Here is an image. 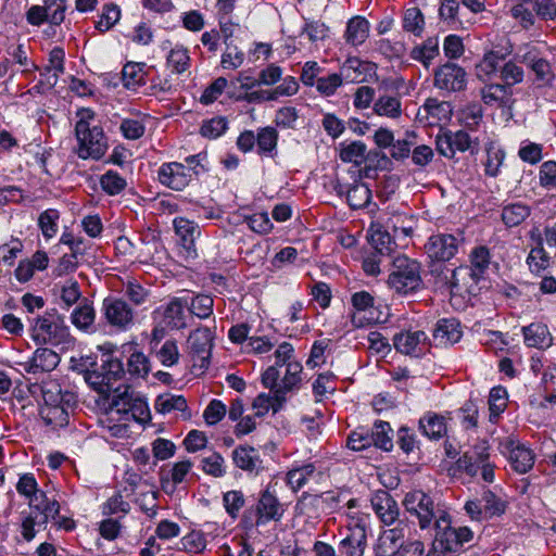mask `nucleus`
<instances>
[{"label":"nucleus","instance_id":"obj_1","mask_svg":"<svg viewBox=\"0 0 556 556\" xmlns=\"http://www.w3.org/2000/svg\"><path fill=\"white\" fill-rule=\"evenodd\" d=\"M77 115L79 119L76 123L75 134L78 141V156L84 160L101 159L106 152L108 144L102 129L98 126H90L93 112L89 109H81Z\"/></svg>","mask_w":556,"mask_h":556},{"label":"nucleus","instance_id":"obj_2","mask_svg":"<svg viewBox=\"0 0 556 556\" xmlns=\"http://www.w3.org/2000/svg\"><path fill=\"white\" fill-rule=\"evenodd\" d=\"M470 267L460 266L454 269L446 268V273L441 269L438 276L441 278V281L451 289L465 288L466 290H469L471 285L468 283L467 279L477 283L489 268V249L483 245L475 248L470 253Z\"/></svg>","mask_w":556,"mask_h":556},{"label":"nucleus","instance_id":"obj_3","mask_svg":"<svg viewBox=\"0 0 556 556\" xmlns=\"http://www.w3.org/2000/svg\"><path fill=\"white\" fill-rule=\"evenodd\" d=\"M388 285L400 294L417 291L422 285L420 264L406 255H397L392 261Z\"/></svg>","mask_w":556,"mask_h":556},{"label":"nucleus","instance_id":"obj_4","mask_svg":"<svg viewBox=\"0 0 556 556\" xmlns=\"http://www.w3.org/2000/svg\"><path fill=\"white\" fill-rule=\"evenodd\" d=\"M31 338L38 343L61 344L71 339L68 327L56 311L45 312L35 317L30 325Z\"/></svg>","mask_w":556,"mask_h":556},{"label":"nucleus","instance_id":"obj_5","mask_svg":"<svg viewBox=\"0 0 556 556\" xmlns=\"http://www.w3.org/2000/svg\"><path fill=\"white\" fill-rule=\"evenodd\" d=\"M433 544L447 553H456L463 545L472 540L473 533L468 527H452L446 513L438 517L434 522Z\"/></svg>","mask_w":556,"mask_h":556},{"label":"nucleus","instance_id":"obj_6","mask_svg":"<svg viewBox=\"0 0 556 556\" xmlns=\"http://www.w3.org/2000/svg\"><path fill=\"white\" fill-rule=\"evenodd\" d=\"M403 506L407 513L417 518L421 530L434 526L435 519L444 513L443 510H435L431 496L421 490L408 492L403 500Z\"/></svg>","mask_w":556,"mask_h":556},{"label":"nucleus","instance_id":"obj_7","mask_svg":"<svg viewBox=\"0 0 556 556\" xmlns=\"http://www.w3.org/2000/svg\"><path fill=\"white\" fill-rule=\"evenodd\" d=\"M349 533L338 543L339 556H364L367 546L368 515L356 514L350 516Z\"/></svg>","mask_w":556,"mask_h":556},{"label":"nucleus","instance_id":"obj_8","mask_svg":"<svg viewBox=\"0 0 556 556\" xmlns=\"http://www.w3.org/2000/svg\"><path fill=\"white\" fill-rule=\"evenodd\" d=\"M435 144L438 152L447 159H453L456 152L476 154L479 150L478 139H472L465 130L446 129L437 136Z\"/></svg>","mask_w":556,"mask_h":556},{"label":"nucleus","instance_id":"obj_9","mask_svg":"<svg viewBox=\"0 0 556 556\" xmlns=\"http://www.w3.org/2000/svg\"><path fill=\"white\" fill-rule=\"evenodd\" d=\"M514 51L510 40L503 36L500 42L493 43L492 48L484 52L480 62L476 65V75L480 80H490L497 75L498 65L506 60Z\"/></svg>","mask_w":556,"mask_h":556},{"label":"nucleus","instance_id":"obj_10","mask_svg":"<svg viewBox=\"0 0 556 556\" xmlns=\"http://www.w3.org/2000/svg\"><path fill=\"white\" fill-rule=\"evenodd\" d=\"M338 504V497L330 492L321 494L303 493L295 505L296 515L316 520L323 514L331 513Z\"/></svg>","mask_w":556,"mask_h":556},{"label":"nucleus","instance_id":"obj_11","mask_svg":"<svg viewBox=\"0 0 556 556\" xmlns=\"http://www.w3.org/2000/svg\"><path fill=\"white\" fill-rule=\"evenodd\" d=\"M467 73L456 63L446 62L433 73V86L444 92H459L466 88Z\"/></svg>","mask_w":556,"mask_h":556},{"label":"nucleus","instance_id":"obj_12","mask_svg":"<svg viewBox=\"0 0 556 556\" xmlns=\"http://www.w3.org/2000/svg\"><path fill=\"white\" fill-rule=\"evenodd\" d=\"M102 311L108 324L118 330H127L134 325L135 312L123 299H104Z\"/></svg>","mask_w":556,"mask_h":556},{"label":"nucleus","instance_id":"obj_13","mask_svg":"<svg viewBox=\"0 0 556 556\" xmlns=\"http://www.w3.org/2000/svg\"><path fill=\"white\" fill-rule=\"evenodd\" d=\"M460 241L451 233L432 235L425 244V251L431 261L444 263L456 255Z\"/></svg>","mask_w":556,"mask_h":556},{"label":"nucleus","instance_id":"obj_14","mask_svg":"<svg viewBox=\"0 0 556 556\" xmlns=\"http://www.w3.org/2000/svg\"><path fill=\"white\" fill-rule=\"evenodd\" d=\"M256 517L257 526L265 525L269 521H278L283 516L285 509L277 498L275 492L270 491L269 485L261 491L257 503L252 509Z\"/></svg>","mask_w":556,"mask_h":556},{"label":"nucleus","instance_id":"obj_15","mask_svg":"<svg viewBox=\"0 0 556 556\" xmlns=\"http://www.w3.org/2000/svg\"><path fill=\"white\" fill-rule=\"evenodd\" d=\"M194 174L198 173L193 167L178 162H170L160 167L159 180L162 185L173 190H182L190 184Z\"/></svg>","mask_w":556,"mask_h":556},{"label":"nucleus","instance_id":"obj_16","mask_svg":"<svg viewBox=\"0 0 556 556\" xmlns=\"http://www.w3.org/2000/svg\"><path fill=\"white\" fill-rule=\"evenodd\" d=\"M340 73L345 83L361 84L376 76V64L358 58H349L341 65Z\"/></svg>","mask_w":556,"mask_h":556},{"label":"nucleus","instance_id":"obj_17","mask_svg":"<svg viewBox=\"0 0 556 556\" xmlns=\"http://www.w3.org/2000/svg\"><path fill=\"white\" fill-rule=\"evenodd\" d=\"M490 458L489 445L485 441L478 442L466 451L456 462L457 469L470 477H476L485 462Z\"/></svg>","mask_w":556,"mask_h":556},{"label":"nucleus","instance_id":"obj_18","mask_svg":"<svg viewBox=\"0 0 556 556\" xmlns=\"http://www.w3.org/2000/svg\"><path fill=\"white\" fill-rule=\"evenodd\" d=\"M405 528L402 522L394 528L383 530L380 532L378 540L374 546L376 556H393L406 543Z\"/></svg>","mask_w":556,"mask_h":556},{"label":"nucleus","instance_id":"obj_19","mask_svg":"<svg viewBox=\"0 0 556 556\" xmlns=\"http://www.w3.org/2000/svg\"><path fill=\"white\" fill-rule=\"evenodd\" d=\"M427 334L421 331H405L393 337L395 350L402 354L420 356L427 350Z\"/></svg>","mask_w":556,"mask_h":556},{"label":"nucleus","instance_id":"obj_20","mask_svg":"<svg viewBox=\"0 0 556 556\" xmlns=\"http://www.w3.org/2000/svg\"><path fill=\"white\" fill-rule=\"evenodd\" d=\"M371 506L375 514L384 526H392L399 521L400 507L389 492H376L371 497Z\"/></svg>","mask_w":556,"mask_h":556},{"label":"nucleus","instance_id":"obj_21","mask_svg":"<svg viewBox=\"0 0 556 556\" xmlns=\"http://www.w3.org/2000/svg\"><path fill=\"white\" fill-rule=\"evenodd\" d=\"M187 345L193 356L201 361V367H206L213 346V334L208 328L193 330L187 340Z\"/></svg>","mask_w":556,"mask_h":556},{"label":"nucleus","instance_id":"obj_22","mask_svg":"<svg viewBox=\"0 0 556 556\" xmlns=\"http://www.w3.org/2000/svg\"><path fill=\"white\" fill-rule=\"evenodd\" d=\"M60 359L59 354L54 351L39 348L28 361L22 362L20 365L28 374L49 372L59 365Z\"/></svg>","mask_w":556,"mask_h":556},{"label":"nucleus","instance_id":"obj_23","mask_svg":"<svg viewBox=\"0 0 556 556\" xmlns=\"http://www.w3.org/2000/svg\"><path fill=\"white\" fill-rule=\"evenodd\" d=\"M513 89L502 83H491L480 90L481 100L489 106L509 108L514 103Z\"/></svg>","mask_w":556,"mask_h":556},{"label":"nucleus","instance_id":"obj_24","mask_svg":"<svg viewBox=\"0 0 556 556\" xmlns=\"http://www.w3.org/2000/svg\"><path fill=\"white\" fill-rule=\"evenodd\" d=\"M189 304V295L173 298L163 308V324L172 329L187 327L185 308Z\"/></svg>","mask_w":556,"mask_h":556},{"label":"nucleus","instance_id":"obj_25","mask_svg":"<svg viewBox=\"0 0 556 556\" xmlns=\"http://www.w3.org/2000/svg\"><path fill=\"white\" fill-rule=\"evenodd\" d=\"M302 365L299 362H288L286 364L285 376L280 381L279 388L276 389V401L278 405L275 410H279L286 402V393L296 388L301 382Z\"/></svg>","mask_w":556,"mask_h":556},{"label":"nucleus","instance_id":"obj_26","mask_svg":"<svg viewBox=\"0 0 556 556\" xmlns=\"http://www.w3.org/2000/svg\"><path fill=\"white\" fill-rule=\"evenodd\" d=\"M463 336L460 324L455 318L440 319L433 330V339L441 345L458 342Z\"/></svg>","mask_w":556,"mask_h":556},{"label":"nucleus","instance_id":"obj_27","mask_svg":"<svg viewBox=\"0 0 556 556\" xmlns=\"http://www.w3.org/2000/svg\"><path fill=\"white\" fill-rule=\"evenodd\" d=\"M154 408L157 413L163 415L179 412L184 419L191 417V413L188 410L187 400L178 394H160L155 400Z\"/></svg>","mask_w":556,"mask_h":556},{"label":"nucleus","instance_id":"obj_28","mask_svg":"<svg viewBox=\"0 0 556 556\" xmlns=\"http://www.w3.org/2000/svg\"><path fill=\"white\" fill-rule=\"evenodd\" d=\"M162 49L168 50L166 63L172 73L182 74L189 70L191 60L187 48L181 45L173 47L172 42L166 40L162 43Z\"/></svg>","mask_w":556,"mask_h":556},{"label":"nucleus","instance_id":"obj_29","mask_svg":"<svg viewBox=\"0 0 556 556\" xmlns=\"http://www.w3.org/2000/svg\"><path fill=\"white\" fill-rule=\"evenodd\" d=\"M320 476L313 463L290 469L286 475V483L293 491L298 492L304 488L311 480Z\"/></svg>","mask_w":556,"mask_h":556},{"label":"nucleus","instance_id":"obj_30","mask_svg":"<svg viewBox=\"0 0 556 556\" xmlns=\"http://www.w3.org/2000/svg\"><path fill=\"white\" fill-rule=\"evenodd\" d=\"M525 63L535 74V80L541 86L549 85L554 79V74L549 62L540 58L534 51H529L522 56Z\"/></svg>","mask_w":556,"mask_h":556},{"label":"nucleus","instance_id":"obj_31","mask_svg":"<svg viewBox=\"0 0 556 556\" xmlns=\"http://www.w3.org/2000/svg\"><path fill=\"white\" fill-rule=\"evenodd\" d=\"M114 395L112 396L109 408L113 413L118 414V418L128 421V412L131 407V402L135 401L136 394L129 386H118L112 390Z\"/></svg>","mask_w":556,"mask_h":556},{"label":"nucleus","instance_id":"obj_32","mask_svg":"<svg viewBox=\"0 0 556 556\" xmlns=\"http://www.w3.org/2000/svg\"><path fill=\"white\" fill-rule=\"evenodd\" d=\"M525 342L530 348L545 349L553 342V337L546 325L532 323L522 328Z\"/></svg>","mask_w":556,"mask_h":556},{"label":"nucleus","instance_id":"obj_33","mask_svg":"<svg viewBox=\"0 0 556 556\" xmlns=\"http://www.w3.org/2000/svg\"><path fill=\"white\" fill-rule=\"evenodd\" d=\"M94 319V308L87 299H83L71 314V323L84 332L93 331Z\"/></svg>","mask_w":556,"mask_h":556},{"label":"nucleus","instance_id":"obj_34","mask_svg":"<svg viewBox=\"0 0 556 556\" xmlns=\"http://www.w3.org/2000/svg\"><path fill=\"white\" fill-rule=\"evenodd\" d=\"M174 227L176 233L180 237L181 244L186 249L187 253L189 255H194V238L195 235L200 233L198 225L187 218L176 217L174 219Z\"/></svg>","mask_w":556,"mask_h":556},{"label":"nucleus","instance_id":"obj_35","mask_svg":"<svg viewBox=\"0 0 556 556\" xmlns=\"http://www.w3.org/2000/svg\"><path fill=\"white\" fill-rule=\"evenodd\" d=\"M535 460L533 451L525 444H517L509 452L511 468L518 473H526L532 469Z\"/></svg>","mask_w":556,"mask_h":556},{"label":"nucleus","instance_id":"obj_36","mask_svg":"<svg viewBox=\"0 0 556 556\" xmlns=\"http://www.w3.org/2000/svg\"><path fill=\"white\" fill-rule=\"evenodd\" d=\"M369 22L363 16L352 17L346 25L344 38L352 46H359L366 41L369 36Z\"/></svg>","mask_w":556,"mask_h":556},{"label":"nucleus","instance_id":"obj_37","mask_svg":"<svg viewBox=\"0 0 556 556\" xmlns=\"http://www.w3.org/2000/svg\"><path fill=\"white\" fill-rule=\"evenodd\" d=\"M439 53V39L437 37H429L421 45L414 47L410 50L409 56L428 68Z\"/></svg>","mask_w":556,"mask_h":556},{"label":"nucleus","instance_id":"obj_38","mask_svg":"<svg viewBox=\"0 0 556 556\" xmlns=\"http://www.w3.org/2000/svg\"><path fill=\"white\" fill-rule=\"evenodd\" d=\"M67 406V403L42 405L40 416L47 425L53 428L65 427L70 419Z\"/></svg>","mask_w":556,"mask_h":556},{"label":"nucleus","instance_id":"obj_39","mask_svg":"<svg viewBox=\"0 0 556 556\" xmlns=\"http://www.w3.org/2000/svg\"><path fill=\"white\" fill-rule=\"evenodd\" d=\"M419 428L422 433L431 440H439L446 433L444 417L434 413H428L421 417Z\"/></svg>","mask_w":556,"mask_h":556},{"label":"nucleus","instance_id":"obj_40","mask_svg":"<svg viewBox=\"0 0 556 556\" xmlns=\"http://www.w3.org/2000/svg\"><path fill=\"white\" fill-rule=\"evenodd\" d=\"M374 112L379 116L396 119L402 114L401 98L395 94H381L374 102Z\"/></svg>","mask_w":556,"mask_h":556},{"label":"nucleus","instance_id":"obj_41","mask_svg":"<svg viewBox=\"0 0 556 556\" xmlns=\"http://www.w3.org/2000/svg\"><path fill=\"white\" fill-rule=\"evenodd\" d=\"M531 214V207L525 203L516 202L502 208V220L507 227H515L525 222Z\"/></svg>","mask_w":556,"mask_h":556},{"label":"nucleus","instance_id":"obj_42","mask_svg":"<svg viewBox=\"0 0 556 556\" xmlns=\"http://www.w3.org/2000/svg\"><path fill=\"white\" fill-rule=\"evenodd\" d=\"M192 466L193 464L189 459L175 463L167 475L162 478L163 489L167 490L170 486V489L174 490L177 484L185 482Z\"/></svg>","mask_w":556,"mask_h":556},{"label":"nucleus","instance_id":"obj_43","mask_svg":"<svg viewBox=\"0 0 556 556\" xmlns=\"http://www.w3.org/2000/svg\"><path fill=\"white\" fill-rule=\"evenodd\" d=\"M351 302L353 307L356 309V313L351 316L352 325L357 328L364 327L365 323L361 313L374 307L375 298L367 291H358L352 295Z\"/></svg>","mask_w":556,"mask_h":556},{"label":"nucleus","instance_id":"obj_44","mask_svg":"<svg viewBox=\"0 0 556 556\" xmlns=\"http://www.w3.org/2000/svg\"><path fill=\"white\" fill-rule=\"evenodd\" d=\"M372 445L383 451H391L393 447V430L389 422L378 420L374 424L371 433Z\"/></svg>","mask_w":556,"mask_h":556},{"label":"nucleus","instance_id":"obj_45","mask_svg":"<svg viewBox=\"0 0 556 556\" xmlns=\"http://www.w3.org/2000/svg\"><path fill=\"white\" fill-rule=\"evenodd\" d=\"M497 74L503 81L502 84L507 85L510 89L513 86L522 83L525 78V72L514 60L501 63L498 65Z\"/></svg>","mask_w":556,"mask_h":556},{"label":"nucleus","instance_id":"obj_46","mask_svg":"<svg viewBox=\"0 0 556 556\" xmlns=\"http://www.w3.org/2000/svg\"><path fill=\"white\" fill-rule=\"evenodd\" d=\"M144 64L127 63L122 71V80L127 89H136L146 83Z\"/></svg>","mask_w":556,"mask_h":556},{"label":"nucleus","instance_id":"obj_47","mask_svg":"<svg viewBox=\"0 0 556 556\" xmlns=\"http://www.w3.org/2000/svg\"><path fill=\"white\" fill-rule=\"evenodd\" d=\"M370 200L371 190L366 184H355L348 190L346 201L354 210L367 206Z\"/></svg>","mask_w":556,"mask_h":556},{"label":"nucleus","instance_id":"obj_48","mask_svg":"<svg viewBox=\"0 0 556 556\" xmlns=\"http://www.w3.org/2000/svg\"><path fill=\"white\" fill-rule=\"evenodd\" d=\"M213 305L214 301L210 295L198 294L192 298L189 296V304L187 307L192 315L201 319H205L213 314Z\"/></svg>","mask_w":556,"mask_h":556},{"label":"nucleus","instance_id":"obj_49","mask_svg":"<svg viewBox=\"0 0 556 556\" xmlns=\"http://www.w3.org/2000/svg\"><path fill=\"white\" fill-rule=\"evenodd\" d=\"M366 144L362 141L340 144V159L345 163L361 164L365 159Z\"/></svg>","mask_w":556,"mask_h":556},{"label":"nucleus","instance_id":"obj_50","mask_svg":"<svg viewBox=\"0 0 556 556\" xmlns=\"http://www.w3.org/2000/svg\"><path fill=\"white\" fill-rule=\"evenodd\" d=\"M549 263L551 257L542 247V239L539 238L538 247L533 248L527 257V264L532 273L540 274L549 266Z\"/></svg>","mask_w":556,"mask_h":556},{"label":"nucleus","instance_id":"obj_51","mask_svg":"<svg viewBox=\"0 0 556 556\" xmlns=\"http://www.w3.org/2000/svg\"><path fill=\"white\" fill-rule=\"evenodd\" d=\"M16 491L20 495L28 500V504L37 501L38 495L42 492L38 489V483L33 473H24L16 483Z\"/></svg>","mask_w":556,"mask_h":556},{"label":"nucleus","instance_id":"obj_52","mask_svg":"<svg viewBox=\"0 0 556 556\" xmlns=\"http://www.w3.org/2000/svg\"><path fill=\"white\" fill-rule=\"evenodd\" d=\"M127 371L134 377L144 378L150 372V361L142 352L135 351L127 361Z\"/></svg>","mask_w":556,"mask_h":556},{"label":"nucleus","instance_id":"obj_53","mask_svg":"<svg viewBox=\"0 0 556 556\" xmlns=\"http://www.w3.org/2000/svg\"><path fill=\"white\" fill-rule=\"evenodd\" d=\"M403 28L406 31L413 33L415 36H420L425 28V18L421 11L416 8H409L404 12Z\"/></svg>","mask_w":556,"mask_h":556},{"label":"nucleus","instance_id":"obj_54","mask_svg":"<svg viewBox=\"0 0 556 556\" xmlns=\"http://www.w3.org/2000/svg\"><path fill=\"white\" fill-rule=\"evenodd\" d=\"M370 242L376 250L375 254L381 257L390 255L396 248V243L387 231L377 230L372 232Z\"/></svg>","mask_w":556,"mask_h":556},{"label":"nucleus","instance_id":"obj_55","mask_svg":"<svg viewBox=\"0 0 556 556\" xmlns=\"http://www.w3.org/2000/svg\"><path fill=\"white\" fill-rule=\"evenodd\" d=\"M130 510V504L121 494L111 496L102 506V514L108 517L116 516L121 519Z\"/></svg>","mask_w":556,"mask_h":556},{"label":"nucleus","instance_id":"obj_56","mask_svg":"<svg viewBox=\"0 0 556 556\" xmlns=\"http://www.w3.org/2000/svg\"><path fill=\"white\" fill-rule=\"evenodd\" d=\"M59 218L60 213L53 208L46 210L39 215L38 225L46 239H51L56 235Z\"/></svg>","mask_w":556,"mask_h":556},{"label":"nucleus","instance_id":"obj_57","mask_svg":"<svg viewBox=\"0 0 556 556\" xmlns=\"http://www.w3.org/2000/svg\"><path fill=\"white\" fill-rule=\"evenodd\" d=\"M45 516V522L49 518H55L60 513V504L55 498H49L45 492H41L36 502L29 505Z\"/></svg>","mask_w":556,"mask_h":556},{"label":"nucleus","instance_id":"obj_58","mask_svg":"<svg viewBox=\"0 0 556 556\" xmlns=\"http://www.w3.org/2000/svg\"><path fill=\"white\" fill-rule=\"evenodd\" d=\"M100 185L104 192L115 195L126 188V180L116 172L109 170L101 176Z\"/></svg>","mask_w":556,"mask_h":556},{"label":"nucleus","instance_id":"obj_59","mask_svg":"<svg viewBox=\"0 0 556 556\" xmlns=\"http://www.w3.org/2000/svg\"><path fill=\"white\" fill-rule=\"evenodd\" d=\"M122 135L128 140H137L144 135L146 126L141 117L123 118L119 125Z\"/></svg>","mask_w":556,"mask_h":556},{"label":"nucleus","instance_id":"obj_60","mask_svg":"<svg viewBox=\"0 0 556 556\" xmlns=\"http://www.w3.org/2000/svg\"><path fill=\"white\" fill-rule=\"evenodd\" d=\"M278 132L273 127L262 128L256 137V146L260 154L270 153L276 149Z\"/></svg>","mask_w":556,"mask_h":556},{"label":"nucleus","instance_id":"obj_61","mask_svg":"<svg viewBox=\"0 0 556 556\" xmlns=\"http://www.w3.org/2000/svg\"><path fill=\"white\" fill-rule=\"evenodd\" d=\"M505 159V152L501 148L490 147L486 149V161L484 163L485 175L496 177Z\"/></svg>","mask_w":556,"mask_h":556},{"label":"nucleus","instance_id":"obj_62","mask_svg":"<svg viewBox=\"0 0 556 556\" xmlns=\"http://www.w3.org/2000/svg\"><path fill=\"white\" fill-rule=\"evenodd\" d=\"M121 18V10L116 4L109 3L103 7L100 20L96 24V28L102 33L113 27Z\"/></svg>","mask_w":556,"mask_h":556},{"label":"nucleus","instance_id":"obj_63","mask_svg":"<svg viewBox=\"0 0 556 556\" xmlns=\"http://www.w3.org/2000/svg\"><path fill=\"white\" fill-rule=\"evenodd\" d=\"M422 110L438 122L442 119H448L452 112L448 102L439 101L433 98L426 100L425 104L422 105Z\"/></svg>","mask_w":556,"mask_h":556},{"label":"nucleus","instance_id":"obj_64","mask_svg":"<svg viewBox=\"0 0 556 556\" xmlns=\"http://www.w3.org/2000/svg\"><path fill=\"white\" fill-rule=\"evenodd\" d=\"M507 405V391L505 388L498 386L494 387L490 391L489 396V409L491 414V418L497 417L501 413H503Z\"/></svg>","mask_w":556,"mask_h":556}]
</instances>
